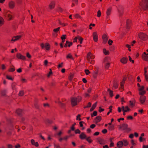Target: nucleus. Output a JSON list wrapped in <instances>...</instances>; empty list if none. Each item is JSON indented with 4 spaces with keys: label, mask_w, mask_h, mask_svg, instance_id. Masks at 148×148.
Returning <instances> with one entry per match:
<instances>
[{
    "label": "nucleus",
    "mask_w": 148,
    "mask_h": 148,
    "mask_svg": "<svg viewBox=\"0 0 148 148\" xmlns=\"http://www.w3.org/2000/svg\"><path fill=\"white\" fill-rule=\"evenodd\" d=\"M111 11L112 9L111 8H109L107 9L106 11V14L107 16H109L110 14Z\"/></svg>",
    "instance_id": "b1692460"
},
{
    "label": "nucleus",
    "mask_w": 148,
    "mask_h": 148,
    "mask_svg": "<svg viewBox=\"0 0 148 148\" xmlns=\"http://www.w3.org/2000/svg\"><path fill=\"white\" fill-rule=\"evenodd\" d=\"M101 16V12L100 10H99L97 12V16L98 17H100Z\"/></svg>",
    "instance_id": "4d7b16f0"
},
{
    "label": "nucleus",
    "mask_w": 148,
    "mask_h": 148,
    "mask_svg": "<svg viewBox=\"0 0 148 148\" xmlns=\"http://www.w3.org/2000/svg\"><path fill=\"white\" fill-rule=\"evenodd\" d=\"M91 54V53L90 52L88 53L87 56V60L88 61L89 60V58H90V57Z\"/></svg>",
    "instance_id": "a19ab883"
},
{
    "label": "nucleus",
    "mask_w": 148,
    "mask_h": 148,
    "mask_svg": "<svg viewBox=\"0 0 148 148\" xmlns=\"http://www.w3.org/2000/svg\"><path fill=\"white\" fill-rule=\"evenodd\" d=\"M73 77V75L72 74H70V76L69 77V79L71 81L72 80Z\"/></svg>",
    "instance_id": "ea45409f"
},
{
    "label": "nucleus",
    "mask_w": 148,
    "mask_h": 148,
    "mask_svg": "<svg viewBox=\"0 0 148 148\" xmlns=\"http://www.w3.org/2000/svg\"><path fill=\"white\" fill-rule=\"evenodd\" d=\"M75 132L76 134H79L81 133V131L79 129H77L75 131Z\"/></svg>",
    "instance_id": "a18cd8bd"
},
{
    "label": "nucleus",
    "mask_w": 148,
    "mask_h": 148,
    "mask_svg": "<svg viewBox=\"0 0 148 148\" xmlns=\"http://www.w3.org/2000/svg\"><path fill=\"white\" fill-rule=\"evenodd\" d=\"M79 137L81 139L83 140L86 139V136L84 132H82L79 135Z\"/></svg>",
    "instance_id": "dca6fc26"
},
{
    "label": "nucleus",
    "mask_w": 148,
    "mask_h": 148,
    "mask_svg": "<svg viewBox=\"0 0 148 148\" xmlns=\"http://www.w3.org/2000/svg\"><path fill=\"white\" fill-rule=\"evenodd\" d=\"M97 115V112L96 111L93 112L92 114H91V116L93 117L94 116H96Z\"/></svg>",
    "instance_id": "4c0bfd02"
},
{
    "label": "nucleus",
    "mask_w": 148,
    "mask_h": 148,
    "mask_svg": "<svg viewBox=\"0 0 148 148\" xmlns=\"http://www.w3.org/2000/svg\"><path fill=\"white\" fill-rule=\"evenodd\" d=\"M82 99V97L79 96L76 97H73L71 98V104L72 106L73 107L76 106L77 103L81 101Z\"/></svg>",
    "instance_id": "f257e3e1"
},
{
    "label": "nucleus",
    "mask_w": 148,
    "mask_h": 148,
    "mask_svg": "<svg viewBox=\"0 0 148 148\" xmlns=\"http://www.w3.org/2000/svg\"><path fill=\"white\" fill-rule=\"evenodd\" d=\"M95 58V56L94 55H92V54H91L90 57V58H89V60H88V62H90V59H93L94 58Z\"/></svg>",
    "instance_id": "3c124183"
},
{
    "label": "nucleus",
    "mask_w": 148,
    "mask_h": 148,
    "mask_svg": "<svg viewBox=\"0 0 148 148\" xmlns=\"http://www.w3.org/2000/svg\"><path fill=\"white\" fill-rule=\"evenodd\" d=\"M97 104V102H96L92 105V107L91 108L90 110V112H92L94 110V109L96 107Z\"/></svg>",
    "instance_id": "5701e85b"
},
{
    "label": "nucleus",
    "mask_w": 148,
    "mask_h": 148,
    "mask_svg": "<svg viewBox=\"0 0 148 148\" xmlns=\"http://www.w3.org/2000/svg\"><path fill=\"white\" fill-rule=\"evenodd\" d=\"M27 57L29 58H31V56L29 53H27L26 54Z\"/></svg>",
    "instance_id": "774afa93"
},
{
    "label": "nucleus",
    "mask_w": 148,
    "mask_h": 148,
    "mask_svg": "<svg viewBox=\"0 0 148 148\" xmlns=\"http://www.w3.org/2000/svg\"><path fill=\"white\" fill-rule=\"evenodd\" d=\"M109 16L107 15V16H106V20L107 21V22L108 23H110V21L109 20Z\"/></svg>",
    "instance_id": "864d4df0"
},
{
    "label": "nucleus",
    "mask_w": 148,
    "mask_h": 148,
    "mask_svg": "<svg viewBox=\"0 0 148 148\" xmlns=\"http://www.w3.org/2000/svg\"><path fill=\"white\" fill-rule=\"evenodd\" d=\"M66 58L67 59L70 58L72 60H73L72 56L71 53H69L66 56Z\"/></svg>",
    "instance_id": "7c9ffc66"
},
{
    "label": "nucleus",
    "mask_w": 148,
    "mask_h": 148,
    "mask_svg": "<svg viewBox=\"0 0 148 148\" xmlns=\"http://www.w3.org/2000/svg\"><path fill=\"white\" fill-rule=\"evenodd\" d=\"M128 125L127 124L123 123L121 125H119V130H125V132L128 133L131 130V129L128 127Z\"/></svg>",
    "instance_id": "f03ea898"
},
{
    "label": "nucleus",
    "mask_w": 148,
    "mask_h": 148,
    "mask_svg": "<svg viewBox=\"0 0 148 148\" xmlns=\"http://www.w3.org/2000/svg\"><path fill=\"white\" fill-rule=\"evenodd\" d=\"M108 129L110 131L113 130L114 129V126L113 125L109 126L108 127Z\"/></svg>",
    "instance_id": "2f4dec72"
},
{
    "label": "nucleus",
    "mask_w": 148,
    "mask_h": 148,
    "mask_svg": "<svg viewBox=\"0 0 148 148\" xmlns=\"http://www.w3.org/2000/svg\"><path fill=\"white\" fill-rule=\"evenodd\" d=\"M139 5L144 10H148V0H142Z\"/></svg>",
    "instance_id": "7ed1b4c3"
},
{
    "label": "nucleus",
    "mask_w": 148,
    "mask_h": 148,
    "mask_svg": "<svg viewBox=\"0 0 148 148\" xmlns=\"http://www.w3.org/2000/svg\"><path fill=\"white\" fill-rule=\"evenodd\" d=\"M50 71L49 72V73L47 75V77H49L50 75L52 73V71L51 69H50Z\"/></svg>",
    "instance_id": "5fc2aeb1"
},
{
    "label": "nucleus",
    "mask_w": 148,
    "mask_h": 148,
    "mask_svg": "<svg viewBox=\"0 0 148 148\" xmlns=\"http://www.w3.org/2000/svg\"><path fill=\"white\" fill-rule=\"evenodd\" d=\"M142 59L143 60L148 61V56L145 55H142Z\"/></svg>",
    "instance_id": "cd10ccee"
},
{
    "label": "nucleus",
    "mask_w": 148,
    "mask_h": 148,
    "mask_svg": "<svg viewBox=\"0 0 148 148\" xmlns=\"http://www.w3.org/2000/svg\"><path fill=\"white\" fill-rule=\"evenodd\" d=\"M124 83H125V82H124V81H123L122 80L120 83V85L122 88H123V87L124 86Z\"/></svg>",
    "instance_id": "49530a36"
},
{
    "label": "nucleus",
    "mask_w": 148,
    "mask_h": 148,
    "mask_svg": "<svg viewBox=\"0 0 148 148\" xmlns=\"http://www.w3.org/2000/svg\"><path fill=\"white\" fill-rule=\"evenodd\" d=\"M21 37V36H15L13 37L12 40H11V42L13 41V42H14L15 41L18 40Z\"/></svg>",
    "instance_id": "4468645a"
},
{
    "label": "nucleus",
    "mask_w": 148,
    "mask_h": 148,
    "mask_svg": "<svg viewBox=\"0 0 148 148\" xmlns=\"http://www.w3.org/2000/svg\"><path fill=\"white\" fill-rule=\"evenodd\" d=\"M104 109L103 108H101L100 107L99 108V112H102L104 111Z\"/></svg>",
    "instance_id": "0e129e2a"
},
{
    "label": "nucleus",
    "mask_w": 148,
    "mask_h": 148,
    "mask_svg": "<svg viewBox=\"0 0 148 148\" xmlns=\"http://www.w3.org/2000/svg\"><path fill=\"white\" fill-rule=\"evenodd\" d=\"M12 13L10 11L7 12L5 14V16L8 17L9 20H11L12 18V15H11Z\"/></svg>",
    "instance_id": "9d476101"
},
{
    "label": "nucleus",
    "mask_w": 148,
    "mask_h": 148,
    "mask_svg": "<svg viewBox=\"0 0 148 148\" xmlns=\"http://www.w3.org/2000/svg\"><path fill=\"white\" fill-rule=\"evenodd\" d=\"M110 58L109 57H106L104 58L103 62L106 69H108L109 68L110 64Z\"/></svg>",
    "instance_id": "20e7f679"
},
{
    "label": "nucleus",
    "mask_w": 148,
    "mask_h": 148,
    "mask_svg": "<svg viewBox=\"0 0 148 148\" xmlns=\"http://www.w3.org/2000/svg\"><path fill=\"white\" fill-rule=\"evenodd\" d=\"M6 91L5 90H3L1 91V94L2 96H4L6 95Z\"/></svg>",
    "instance_id": "58836bf2"
},
{
    "label": "nucleus",
    "mask_w": 148,
    "mask_h": 148,
    "mask_svg": "<svg viewBox=\"0 0 148 148\" xmlns=\"http://www.w3.org/2000/svg\"><path fill=\"white\" fill-rule=\"evenodd\" d=\"M101 119V116H97L95 119V121L96 123H98L99 122Z\"/></svg>",
    "instance_id": "4be33fe9"
},
{
    "label": "nucleus",
    "mask_w": 148,
    "mask_h": 148,
    "mask_svg": "<svg viewBox=\"0 0 148 148\" xmlns=\"http://www.w3.org/2000/svg\"><path fill=\"white\" fill-rule=\"evenodd\" d=\"M8 6L10 8L13 9L15 6V3L14 1H11L9 2Z\"/></svg>",
    "instance_id": "6e6552de"
},
{
    "label": "nucleus",
    "mask_w": 148,
    "mask_h": 148,
    "mask_svg": "<svg viewBox=\"0 0 148 148\" xmlns=\"http://www.w3.org/2000/svg\"><path fill=\"white\" fill-rule=\"evenodd\" d=\"M98 141L99 142V143L100 144L102 145V144H103V140L102 139H101V138H98Z\"/></svg>",
    "instance_id": "72a5a7b5"
},
{
    "label": "nucleus",
    "mask_w": 148,
    "mask_h": 148,
    "mask_svg": "<svg viewBox=\"0 0 148 148\" xmlns=\"http://www.w3.org/2000/svg\"><path fill=\"white\" fill-rule=\"evenodd\" d=\"M131 21L129 19H127V20L126 24L127 27L128 29H129L130 27V25L131 24Z\"/></svg>",
    "instance_id": "a878e982"
},
{
    "label": "nucleus",
    "mask_w": 148,
    "mask_h": 148,
    "mask_svg": "<svg viewBox=\"0 0 148 148\" xmlns=\"http://www.w3.org/2000/svg\"><path fill=\"white\" fill-rule=\"evenodd\" d=\"M81 116L80 114H79L77 116V118L76 119V120H78L79 121H81V119L80 118V117Z\"/></svg>",
    "instance_id": "bf43d9fd"
},
{
    "label": "nucleus",
    "mask_w": 148,
    "mask_h": 148,
    "mask_svg": "<svg viewBox=\"0 0 148 148\" xmlns=\"http://www.w3.org/2000/svg\"><path fill=\"white\" fill-rule=\"evenodd\" d=\"M139 140L140 142H141L144 140L145 141V138H143L141 137H140L139 138Z\"/></svg>",
    "instance_id": "c03bdc74"
},
{
    "label": "nucleus",
    "mask_w": 148,
    "mask_h": 148,
    "mask_svg": "<svg viewBox=\"0 0 148 148\" xmlns=\"http://www.w3.org/2000/svg\"><path fill=\"white\" fill-rule=\"evenodd\" d=\"M85 72L86 75H88L90 73L88 69H86L85 70Z\"/></svg>",
    "instance_id": "603ef678"
},
{
    "label": "nucleus",
    "mask_w": 148,
    "mask_h": 148,
    "mask_svg": "<svg viewBox=\"0 0 148 148\" xmlns=\"http://www.w3.org/2000/svg\"><path fill=\"white\" fill-rule=\"evenodd\" d=\"M146 97L144 95H142L140 96L139 99L140 101L141 104H143L145 101Z\"/></svg>",
    "instance_id": "9b49d317"
},
{
    "label": "nucleus",
    "mask_w": 148,
    "mask_h": 148,
    "mask_svg": "<svg viewBox=\"0 0 148 148\" xmlns=\"http://www.w3.org/2000/svg\"><path fill=\"white\" fill-rule=\"evenodd\" d=\"M75 18H81V17L78 14H76L75 15Z\"/></svg>",
    "instance_id": "69168bd1"
},
{
    "label": "nucleus",
    "mask_w": 148,
    "mask_h": 148,
    "mask_svg": "<svg viewBox=\"0 0 148 148\" xmlns=\"http://www.w3.org/2000/svg\"><path fill=\"white\" fill-rule=\"evenodd\" d=\"M4 20L3 18L0 16V26H1L4 24Z\"/></svg>",
    "instance_id": "c756f323"
},
{
    "label": "nucleus",
    "mask_w": 148,
    "mask_h": 148,
    "mask_svg": "<svg viewBox=\"0 0 148 148\" xmlns=\"http://www.w3.org/2000/svg\"><path fill=\"white\" fill-rule=\"evenodd\" d=\"M146 93V91L145 90H143L140 91H139V94L140 95H144Z\"/></svg>",
    "instance_id": "c9c22d12"
},
{
    "label": "nucleus",
    "mask_w": 148,
    "mask_h": 148,
    "mask_svg": "<svg viewBox=\"0 0 148 148\" xmlns=\"http://www.w3.org/2000/svg\"><path fill=\"white\" fill-rule=\"evenodd\" d=\"M123 145V143L122 141H119L118 142L117 144V147L119 148H121Z\"/></svg>",
    "instance_id": "aec40b11"
},
{
    "label": "nucleus",
    "mask_w": 148,
    "mask_h": 148,
    "mask_svg": "<svg viewBox=\"0 0 148 148\" xmlns=\"http://www.w3.org/2000/svg\"><path fill=\"white\" fill-rule=\"evenodd\" d=\"M31 142L32 145L35 146L36 147H38L39 146V144L37 142H35L34 139H32L31 140Z\"/></svg>",
    "instance_id": "6ab92c4d"
},
{
    "label": "nucleus",
    "mask_w": 148,
    "mask_h": 148,
    "mask_svg": "<svg viewBox=\"0 0 148 148\" xmlns=\"http://www.w3.org/2000/svg\"><path fill=\"white\" fill-rule=\"evenodd\" d=\"M86 139L89 143H92L93 141L92 140L90 136L86 137Z\"/></svg>",
    "instance_id": "bb28decb"
},
{
    "label": "nucleus",
    "mask_w": 148,
    "mask_h": 148,
    "mask_svg": "<svg viewBox=\"0 0 148 148\" xmlns=\"http://www.w3.org/2000/svg\"><path fill=\"white\" fill-rule=\"evenodd\" d=\"M16 57L18 59H21L23 60H25L26 59L25 56L22 55L19 53H17Z\"/></svg>",
    "instance_id": "423d86ee"
},
{
    "label": "nucleus",
    "mask_w": 148,
    "mask_h": 148,
    "mask_svg": "<svg viewBox=\"0 0 148 148\" xmlns=\"http://www.w3.org/2000/svg\"><path fill=\"white\" fill-rule=\"evenodd\" d=\"M58 11L60 12H62L63 11V9L61 8V7H59L58 8Z\"/></svg>",
    "instance_id": "e2e57ef3"
},
{
    "label": "nucleus",
    "mask_w": 148,
    "mask_h": 148,
    "mask_svg": "<svg viewBox=\"0 0 148 148\" xmlns=\"http://www.w3.org/2000/svg\"><path fill=\"white\" fill-rule=\"evenodd\" d=\"M103 51L105 55H108L109 54V52L108 51H107L105 49H103Z\"/></svg>",
    "instance_id": "473e14b6"
},
{
    "label": "nucleus",
    "mask_w": 148,
    "mask_h": 148,
    "mask_svg": "<svg viewBox=\"0 0 148 148\" xmlns=\"http://www.w3.org/2000/svg\"><path fill=\"white\" fill-rule=\"evenodd\" d=\"M112 42L113 41L110 39H109L108 42V43L110 45H111Z\"/></svg>",
    "instance_id": "052dcab7"
},
{
    "label": "nucleus",
    "mask_w": 148,
    "mask_h": 148,
    "mask_svg": "<svg viewBox=\"0 0 148 148\" xmlns=\"http://www.w3.org/2000/svg\"><path fill=\"white\" fill-rule=\"evenodd\" d=\"M16 113L19 116L22 115L23 113V110L21 109H17L16 111Z\"/></svg>",
    "instance_id": "2eb2a0df"
},
{
    "label": "nucleus",
    "mask_w": 148,
    "mask_h": 148,
    "mask_svg": "<svg viewBox=\"0 0 148 148\" xmlns=\"http://www.w3.org/2000/svg\"><path fill=\"white\" fill-rule=\"evenodd\" d=\"M135 101L134 99L132 100L129 101V104L132 107H133L135 106Z\"/></svg>",
    "instance_id": "f3484780"
},
{
    "label": "nucleus",
    "mask_w": 148,
    "mask_h": 148,
    "mask_svg": "<svg viewBox=\"0 0 148 148\" xmlns=\"http://www.w3.org/2000/svg\"><path fill=\"white\" fill-rule=\"evenodd\" d=\"M40 46L41 47L42 49H43L45 47L46 50H49L50 48V45L48 43H47L45 44V46L44 44L42 43L40 44Z\"/></svg>",
    "instance_id": "0eeeda50"
},
{
    "label": "nucleus",
    "mask_w": 148,
    "mask_h": 148,
    "mask_svg": "<svg viewBox=\"0 0 148 148\" xmlns=\"http://www.w3.org/2000/svg\"><path fill=\"white\" fill-rule=\"evenodd\" d=\"M60 29V27H58L57 28L54 29L53 30V31L56 33H57L59 31Z\"/></svg>",
    "instance_id": "37998d69"
},
{
    "label": "nucleus",
    "mask_w": 148,
    "mask_h": 148,
    "mask_svg": "<svg viewBox=\"0 0 148 148\" xmlns=\"http://www.w3.org/2000/svg\"><path fill=\"white\" fill-rule=\"evenodd\" d=\"M118 86V85L117 83L116 82H114L113 83V88L116 89L117 88Z\"/></svg>",
    "instance_id": "393cba45"
},
{
    "label": "nucleus",
    "mask_w": 148,
    "mask_h": 148,
    "mask_svg": "<svg viewBox=\"0 0 148 148\" xmlns=\"http://www.w3.org/2000/svg\"><path fill=\"white\" fill-rule=\"evenodd\" d=\"M55 3L54 1H51L49 5V7L50 9H53L55 6Z\"/></svg>",
    "instance_id": "a211bd4d"
},
{
    "label": "nucleus",
    "mask_w": 148,
    "mask_h": 148,
    "mask_svg": "<svg viewBox=\"0 0 148 148\" xmlns=\"http://www.w3.org/2000/svg\"><path fill=\"white\" fill-rule=\"evenodd\" d=\"M24 92L23 90H21L20 91L18 95L20 96H22L24 95Z\"/></svg>",
    "instance_id": "e433bc0d"
},
{
    "label": "nucleus",
    "mask_w": 148,
    "mask_h": 148,
    "mask_svg": "<svg viewBox=\"0 0 148 148\" xmlns=\"http://www.w3.org/2000/svg\"><path fill=\"white\" fill-rule=\"evenodd\" d=\"M78 40L80 41V44H82V41L83 40V38H82V37H79V38H78Z\"/></svg>",
    "instance_id": "09e8293b"
},
{
    "label": "nucleus",
    "mask_w": 148,
    "mask_h": 148,
    "mask_svg": "<svg viewBox=\"0 0 148 148\" xmlns=\"http://www.w3.org/2000/svg\"><path fill=\"white\" fill-rule=\"evenodd\" d=\"M108 91L109 92V95L111 97H112L113 96V91L111 90L110 88L108 89Z\"/></svg>",
    "instance_id": "c85d7f7f"
},
{
    "label": "nucleus",
    "mask_w": 148,
    "mask_h": 148,
    "mask_svg": "<svg viewBox=\"0 0 148 148\" xmlns=\"http://www.w3.org/2000/svg\"><path fill=\"white\" fill-rule=\"evenodd\" d=\"M128 61V59L126 57H124L122 58L121 60H120V62L123 64H126L127 61Z\"/></svg>",
    "instance_id": "ddd939ff"
},
{
    "label": "nucleus",
    "mask_w": 148,
    "mask_h": 148,
    "mask_svg": "<svg viewBox=\"0 0 148 148\" xmlns=\"http://www.w3.org/2000/svg\"><path fill=\"white\" fill-rule=\"evenodd\" d=\"M123 142L124 143L123 145L125 146H126L128 145V142L126 140H123Z\"/></svg>",
    "instance_id": "79ce46f5"
},
{
    "label": "nucleus",
    "mask_w": 148,
    "mask_h": 148,
    "mask_svg": "<svg viewBox=\"0 0 148 148\" xmlns=\"http://www.w3.org/2000/svg\"><path fill=\"white\" fill-rule=\"evenodd\" d=\"M145 88V87L144 86H142L140 87V88H139L138 89V90L139 91L143 90Z\"/></svg>",
    "instance_id": "de8ad7c7"
},
{
    "label": "nucleus",
    "mask_w": 148,
    "mask_h": 148,
    "mask_svg": "<svg viewBox=\"0 0 148 148\" xmlns=\"http://www.w3.org/2000/svg\"><path fill=\"white\" fill-rule=\"evenodd\" d=\"M102 38L103 40V42L104 44H106L108 40V38L107 35L106 34H103L102 36Z\"/></svg>",
    "instance_id": "1a4fd4ad"
},
{
    "label": "nucleus",
    "mask_w": 148,
    "mask_h": 148,
    "mask_svg": "<svg viewBox=\"0 0 148 148\" xmlns=\"http://www.w3.org/2000/svg\"><path fill=\"white\" fill-rule=\"evenodd\" d=\"M91 103L90 102H89L88 103V105L84 107V108H86L90 107L91 106Z\"/></svg>",
    "instance_id": "6e6d98bb"
},
{
    "label": "nucleus",
    "mask_w": 148,
    "mask_h": 148,
    "mask_svg": "<svg viewBox=\"0 0 148 148\" xmlns=\"http://www.w3.org/2000/svg\"><path fill=\"white\" fill-rule=\"evenodd\" d=\"M66 35H63L61 37V38L62 40L65 39L66 38Z\"/></svg>",
    "instance_id": "13d9d810"
},
{
    "label": "nucleus",
    "mask_w": 148,
    "mask_h": 148,
    "mask_svg": "<svg viewBox=\"0 0 148 148\" xmlns=\"http://www.w3.org/2000/svg\"><path fill=\"white\" fill-rule=\"evenodd\" d=\"M102 132L103 134H106L107 132V130L106 129H104L102 130Z\"/></svg>",
    "instance_id": "338daca9"
},
{
    "label": "nucleus",
    "mask_w": 148,
    "mask_h": 148,
    "mask_svg": "<svg viewBox=\"0 0 148 148\" xmlns=\"http://www.w3.org/2000/svg\"><path fill=\"white\" fill-rule=\"evenodd\" d=\"M139 38L143 40H145L147 39V36L143 33H140L138 34Z\"/></svg>",
    "instance_id": "39448f33"
},
{
    "label": "nucleus",
    "mask_w": 148,
    "mask_h": 148,
    "mask_svg": "<svg viewBox=\"0 0 148 148\" xmlns=\"http://www.w3.org/2000/svg\"><path fill=\"white\" fill-rule=\"evenodd\" d=\"M125 109H126L125 110V112H127V111H129L130 110V109L128 108L127 106L125 107Z\"/></svg>",
    "instance_id": "680f3d73"
},
{
    "label": "nucleus",
    "mask_w": 148,
    "mask_h": 148,
    "mask_svg": "<svg viewBox=\"0 0 148 148\" xmlns=\"http://www.w3.org/2000/svg\"><path fill=\"white\" fill-rule=\"evenodd\" d=\"M58 103L62 107H64L65 106V103H62L60 101H59Z\"/></svg>",
    "instance_id": "f704fd0d"
},
{
    "label": "nucleus",
    "mask_w": 148,
    "mask_h": 148,
    "mask_svg": "<svg viewBox=\"0 0 148 148\" xmlns=\"http://www.w3.org/2000/svg\"><path fill=\"white\" fill-rule=\"evenodd\" d=\"M6 78L9 80H11L12 81H13V79L12 77L11 76L7 75L6 76Z\"/></svg>",
    "instance_id": "8fccbe9b"
},
{
    "label": "nucleus",
    "mask_w": 148,
    "mask_h": 148,
    "mask_svg": "<svg viewBox=\"0 0 148 148\" xmlns=\"http://www.w3.org/2000/svg\"><path fill=\"white\" fill-rule=\"evenodd\" d=\"M93 38L94 40L97 42L98 41V35L96 32H94L93 33Z\"/></svg>",
    "instance_id": "f8f14e48"
},
{
    "label": "nucleus",
    "mask_w": 148,
    "mask_h": 148,
    "mask_svg": "<svg viewBox=\"0 0 148 148\" xmlns=\"http://www.w3.org/2000/svg\"><path fill=\"white\" fill-rule=\"evenodd\" d=\"M98 73V69L96 70L93 72V77L94 78H97Z\"/></svg>",
    "instance_id": "412c9836"
}]
</instances>
